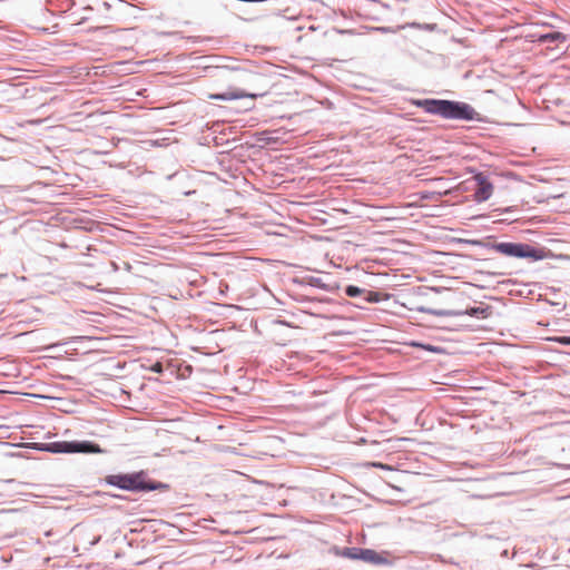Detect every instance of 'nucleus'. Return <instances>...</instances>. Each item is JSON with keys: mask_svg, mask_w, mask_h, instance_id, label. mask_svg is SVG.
<instances>
[{"mask_svg": "<svg viewBox=\"0 0 570 570\" xmlns=\"http://www.w3.org/2000/svg\"><path fill=\"white\" fill-rule=\"evenodd\" d=\"M411 26H412V27H415V28L423 29V30H428V31H433V30L436 28V24H435V23H424V24H420V23H417V22H413Z\"/></svg>", "mask_w": 570, "mask_h": 570, "instance_id": "25", "label": "nucleus"}, {"mask_svg": "<svg viewBox=\"0 0 570 570\" xmlns=\"http://www.w3.org/2000/svg\"><path fill=\"white\" fill-rule=\"evenodd\" d=\"M101 537H92L91 540L87 541V543L92 547L96 546L100 541Z\"/></svg>", "mask_w": 570, "mask_h": 570, "instance_id": "32", "label": "nucleus"}, {"mask_svg": "<svg viewBox=\"0 0 570 570\" xmlns=\"http://www.w3.org/2000/svg\"><path fill=\"white\" fill-rule=\"evenodd\" d=\"M473 179L475 181V187L480 186L481 184H484L490 180L489 176L480 170H473Z\"/></svg>", "mask_w": 570, "mask_h": 570, "instance_id": "19", "label": "nucleus"}, {"mask_svg": "<svg viewBox=\"0 0 570 570\" xmlns=\"http://www.w3.org/2000/svg\"><path fill=\"white\" fill-rule=\"evenodd\" d=\"M335 31L340 35H352L354 33V30L353 29H337L335 28Z\"/></svg>", "mask_w": 570, "mask_h": 570, "instance_id": "29", "label": "nucleus"}, {"mask_svg": "<svg viewBox=\"0 0 570 570\" xmlns=\"http://www.w3.org/2000/svg\"><path fill=\"white\" fill-rule=\"evenodd\" d=\"M72 551L78 552V546H73Z\"/></svg>", "mask_w": 570, "mask_h": 570, "instance_id": "43", "label": "nucleus"}, {"mask_svg": "<svg viewBox=\"0 0 570 570\" xmlns=\"http://www.w3.org/2000/svg\"><path fill=\"white\" fill-rule=\"evenodd\" d=\"M292 297L297 303H301V304L311 303L312 304V296H309V295L295 293Z\"/></svg>", "mask_w": 570, "mask_h": 570, "instance_id": "20", "label": "nucleus"}, {"mask_svg": "<svg viewBox=\"0 0 570 570\" xmlns=\"http://www.w3.org/2000/svg\"><path fill=\"white\" fill-rule=\"evenodd\" d=\"M104 495H108V497L116 498V499H125V497L121 494H112V493H108V492L104 493Z\"/></svg>", "mask_w": 570, "mask_h": 570, "instance_id": "35", "label": "nucleus"}, {"mask_svg": "<svg viewBox=\"0 0 570 570\" xmlns=\"http://www.w3.org/2000/svg\"><path fill=\"white\" fill-rule=\"evenodd\" d=\"M491 275H504L505 273L503 272H493V273H490Z\"/></svg>", "mask_w": 570, "mask_h": 570, "instance_id": "38", "label": "nucleus"}, {"mask_svg": "<svg viewBox=\"0 0 570 570\" xmlns=\"http://www.w3.org/2000/svg\"><path fill=\"white\" fill-rule=\"evenodd\" d=\"M411 346H413L415 348H420V350L426 351V352H431V353H434V354H442V353H444V347L439 346V345H432L430 343H425V342H421V341H412L411 342Z\"/></svg>", "mask_w": 570, "mask_h": 570, "instance_id": "14", "label": "nucleus"}, {"mask_svg": "<svg viewBox=\"0 0 570 570\" xmlns=\"http://www.w3.org/2000/svg\"><path fill=\"white\" fill-rule=\"evenodd\" d=\"M476 262L484 267H497V261L494 258H476Z\"/></svg>", "mask_w": 570, "mask_h": 570, "instance_id": "23", "label": "nucleus"}, {"mask_svg": "<svg viewBox=\"0 0 570 570\" xmlns=\"http://www.w3.org/2000/svg\"><path fill=\"white\" fill-rule=\"evenodd\" d=\"M247 542H248V543H254V542H256V540H249V541H247Z\"/></svg>", "mask_w": 570, "mask_h": 570, "instance_id": "45", "label": "nucleus"}, {"mask_svg": "<svg viewBox=\"0 0 570 570\" xmlns=\"http://www.w3.org/2000/svg\"><path fill=\"white\" fill-rule=\"evenodd\" d=\"M28 448L39 452H48L52 454H96L104 452L98 443L89 440L33 442L29 443Z\"/></svg>", "mask_w": 570, "mask_h": 570, "instance_id": "5", "label": "nucleus"}, {"mask_svg": "<svg viewBox=\"0 0 570 570\" xmlns=\"http://www.w3.org/2000/svg\"><path fill=\"white\" fill-rule=\"evenodd\" d=\"M492 193L493 184L489 180L474 188L473 198L476 203H483L492 196Z\"/></svg>", "mask_w": 570, "mask_h": 570, "instance_id": "12", "label": "nucleus"}, {"mask_svg": "<svg viewBox=\"0 0 570 570\" xmlns=\"http://www.w3.org/2000/svg\"><path fill=\"white\" fill-rule=\"evenodd\" d=\"M364 293L365 288H362L357 285L350 284L344 287V294L348 297H363Z\"/></svg>", "mask_w": 570, "mask_h": 570, "instance_id": "17", "label": "nucleus"}, {"mask_svg": "<svg viewBox=\"0 0 570 570\" xmlns=\"http://www.w3.org/2000/svg\"><path fill=\"white\" fill-rule=\"evenodd\" d=\"M376 31L381 32V33H387V32H392V28L391 27H376L375 28Z\"/></svg>", "mask_w": 570, "mask_h": 570, "instance_id": "28", "label": "nucleus"}, {"mask_svg": "<svg viewBox=\"0 0 570 570\" xmlns=\"http://www.w3.org/2000/svg\"><path fill=\"white\" fill-rule=\"evenodd\" d=\"M288 19L295 21V20L298 19V17L297 16L296 17H288Z\"/></svg>", "mask_w": 570, "mask_h": 570, "instance_id": "42", "label": "nucleus"}, {"mask_svg": "<svg viewBox=\"0 0 570 570\" xmlns=\"http://www.w3.org/2000/svg\"><path fill=\"white\" fill-rule=\"evenodd\" d=\"M489 539H492L493 537L492 535H489L488 537ZM497 539H500L501 537H495Z\"/></svg>", "mask_w": 570, "mask_h": 570, "instance_id": "44", "label": "nucleus"}, {"mask_svg": "<svg viewBox=\"0 0 570 570\" xmlns=\"http://www.w3.org/2000/svg\"><path fill=\"white\" fill-rule=\"evenodd\" d=\"M374 466L382 469V470H392V468L390 465L382 463V462H375Z\"/></svg>", "mask_w": 570, "mask_h": 570, "instance_id": "31", "label": "nucleus"}, {"mask_svg": "<svg viewBox=\"0 0 570 570\" xmlns=\"http://www.w3.org/2000/svg\"><path fill=\"white\" fill-rule=\"evenodd\" d=\"M567 39L566 35L559 32V31H550L543 35H540L539 41L540 42H558V41H564Z\"/></svg>", "mask_w": 570, "mask_h": 570, "instance_id": "16", "label": "nucleus"}, {"mask_svg": "<svg viewBox=\"0 0 570 570\" xmlns=\"http://www.w3.org/2000/svg\"><path fill=\"white\" fill-rule=\"evenodd\" d=\"M190 546L196 547L194 554H198V553H205L207 551L218 552L220 543L218 541H213V540H203V541L191 542Z\"/></svg>", "mask_w": 570, "mask_h": 570, "instance_id": "13", "label": "nucleus"}, {"mask_svg": "<svg viewBox=\"0 0 570 570\" xmlns=\"http://www.w3.org/2000/svg\"><path fill=\"white\" fill-rule=\"evenodd\" d=\"M29 538H30V540L28 542H26L27 544L33 546V547H39V550L43 549L45 542L42 541V539L40 537L31 535Z\"/></svg>", "mask_w": 570, "mask_h": 570, "instance_id": "22", "label": "nucleus"}, {"mask_svg": "<svg viewBox=\"0 0 570 570\" xmlns=\"http://www.w3.org/2000/svg\"><path fill=\"white\" fill-rule=\"evenodd\" d=\"M100 483L131 493L165 492L170 489L168 483L149 478L147 470L107 474Z\"/></svg>", "mask_w": 570, "mask_h": 570, "instance_id": "4", "label": "nucleus"}, {"mask_svg": "<svg viewBox=\"0 0 570 570\" xmlns=\"http://www.w3.org/2000/svg\"><path fill=\"white\" fill-rule=\"evenodd\" d=\"M227 291H228V285H227V284H224V285H223V284H220V286H219V293H220L222 295H225Z\"/></svg>", "mask_w": 570, "mask_h": 570, "instance_id": "34", "label": "nucleus"}, {"mask_svg": "<svg viewBox=\"0 0 570 570\" xmlns=\"http://www.w3.org/2000/svg\"><path fill=\"white\" fill-rule=\"evenodd\" d=\"M252 531H254V529L248 530V531H245V530L230 531V530L226 529V530H220L219 534H235V535H238V534H249Z\"/></svg>", "mask_w": 570, "mask_h": 570, "instance_id": "26", "label": "nucleus"}, {"mask_svg": "<svg viewBox=\"0 0 570 570\" xmlns=\"http://www.w3.org/2000/svg\"><path fill=\"white\" fill-rule=\"evenodd\" d=\"M274 323H275V324H277V325H282V326L293 327V324H292V323H289V322H288V321H286V320L279 318V317H278V318H276V320L274 321Z\"/></svg>", "mask_w": 570, "mask_h": 570, "instance_id": "27", "label": "nucleus"}, {"mask_svg": "<svg viewBox=\"0 0 570 570\" xmlns=\"http://www.w3.org/2000/svg\"><path fill=\"white\" fill-rule=\"evenodd\" d=\"M412 105L429 115L439 116L446 120L483 121V117L475 108L465 101L442 98H422L414 99Z\"/></svg>", "mask_w": 570, "mask_h": 570, "instance_id": "2", "label": "nucleus"}, {"mask_svg": "<svg viewBox=\"0 0 570 570\" xmlns=\"http://www.w3.org/2000/svg\"><path fill=\"white\" fill-rule=\"evenodd\" d=\"M164 539H166V537L159 535V537H154V540H151V541L150 540L146 541L141 547L140 553L132 551V554L130 556V560L136 564H142L144 561L140 560V557H144L146 554H154L159 549H166L167 551L158 552V554H166L167 557L183 556V554L187 553V551L178 552L176 550L175 546L157 544L159 541H161Z\"/></svg>", "mask_w": 570, "mask_h": 570, "instance_id": "7", "label": "nucleus"}, {"mask_svg": "<svg viewBox=\"0 0 570 570\" xmlns=\"http://www.w3.org/2000/svg\"><path fill=\"white\" fill-rule=\"evenodd\" d=\"M333 299L327 296H312V304H327L332 303Z\"/></svg>", "mask_w": 570, "mask_h": 570, "instance_id": "24", "label": "nucleus"}, {"mask_svg": "<svg viewBox=\"0 0 570 570\" xmlns=\"http://www.w3.org/2000/svg\"><path fill=\"white\" fill-rule=\"evenodd\" d=\"M181 530L160 519L140 520L127 534H177Z\"/></svg>", "mask_w": 570, "mask_h": 570, "instance_id": "6", "label": "nucleus"}, {"mask_svg": "<svg viewBox=\"0 0 570 570\" xmlns=\"http://www.w3.org/2000/svg\"><path fill=\"white\" fill-rule=\"evenodd\" d=\"M366 539H367V537H366V535H363V537H362V540H360V541H358V543H361V544H365V543H366Z\"/></svg>", "mask_w": 570, "mask_h": 570, "instance_id": "36", "label": "nucleus"}, {"mask_svg": "<svg viewBox=\"0 0 570 570\" xmlns=\"http://www.w3.org/2000/svg\"><path fill=\"white\" fill-rule=\"evenodd\" d=\"M79 527L80 524H76L75 527H72L71 532L76 531Z\"/></svg>", "mask_w": 570, "mask_h": 570, "instance_id": "40", "label": "nucleus"}, {"mask_svg": "<svg viewBox=\"0 0 570 570\" xmlns=\"http://www.w3.org/2000/svg\"><path fill=\"white\" fill-rule=\"evenodd\" d=\"M292 283L301 287L309 286L325 291L327 293H335L340 289V286L336 282H327L323 277L311 275H296L292 278Z\"/></svg>", "mask_w": 570, "mask_h": 570, "instance_id": "9", "label": "nucleus"}, {"mask_svg": "<svg viewBox=\"0 0 570 570\" xmlns=\"http://www.w3.org/2000/svg\"><path fill=\"white\" fill-rule=\"evenodd\" d=\"M256 140L265 145H275L279 141V138L274 136L271 131L263 130L256 132Z\"/></svg>", "mask_w": 570, "mask_h": 570, "instance_id": "15", "label": "nucleus"}, {"mask_svg": "<svg viewBox=\"0 0 570 570\" xmlns=\"http://www.w3.org/2000/svg\"><path fill=\"white\" fill-rule=\"evenodd\" d=\"M259 96L261 95L247 92L246 90L240 89V88H230L224 92L210 94L209 99L229 101V100L248 98L250 100H255Z\"/></svg>", "mask_w": 570, "mask_h": 570, "instance_id": "10", "label": "nucleus"}, {"mask_svg": "<svg viewBox=\"0 0 570 570\" xmlns=\"http://www.w3.org/2000/svg\"><path fill=\"white\" fill-rule=\"evenodd\" d=\"M363 299L367 303H379L381 301V293L365 289Z\"/></svg>", "mask_w": 570, "mask_h": 570, "instance_id": "18", "label": "nucleus"}, {"mask_svg": "<svg viewBox=\"0 0 570 570\" xmlns=\"http://www.w3.org/2000/svg\"><path fill=\"white\" fill-rule=\"evenodd\" d=\"M43 534L49 535V534H52V532H51V530H47L43 532Z\"/></svg>", "mask_w": 570, "mask_h": 570, "instance_id": "41", "label": "nucleus"}, {"mask_svg": "<svg viewBox=\"0 0 570 570\" xmlns=\"http://www.w3.org/2000/svg\"><path fill=\"white\" fill-rule=\"evenodd\" d=\"M462 243L494 250L505 257L539 262L548 257L549 249L530 243L497 242L494 236L484 239H461Z\"/></svg>", "mask_w": 570, "mask_h": 570, "instance_id": "3", "label": "nucleus"}, {"mask_svg": "<svg viewBox=\"0 0 570 570\" xmlns=\"http://www.w3.org/2000/svg\"><path fill=\"white\" fill-rule=\"evenodd\" d=\"M328 553L338 558H344L355 562H363L374 568L393 569L397 563L410 554L414 553L411 549H375L360 546L340 547L333 544Z\"/></svg>", "mask_w": 570, "mask_h": 570, "instance_id": "1", "label": "nucleus"}, {"mask_svg": "<svg viewBox=\"0 0 570 570\" xmlns=\"http://www.w3.org/2000/svg\"><path fill=\"white\" fill-rule=\"evenodd\" d=\"M125 556H126V553H125L122 550H120V549H119V550H116V551L114 552V558H115V559H120V558H124Z\"/></svg>", "mask_w": 570, "mask_h": 570, "instance_id": "33", "label": "nucleus"}, {"mask_svg": "<svg viewBox=\"0 0 570 570\" xmlns=\"http://www.w3.org/2000/svg\"><path fill=\"white\" fill-rule=\"evenodd\" d=\"M264 539H279L281 537H274V535H271V537H263Z\"/></svg>", "mask_w": 570, "mask_h": 570, "instance_id": "39", "label": "nucleus"}, {"mask_svg": "<svg viewBox=\"0 0 570 570\" xmlns=\"http://www.w3.org/2000/svg\"><path fill=\"white\" fill-rule=\"evenodd\" d=\"M488 309L489 306H472L468 307L464 311H456V309H440V308H432V307H425L420 306L416 308L417 312L431 314L434 316H462V315H469L471 317H487L488 316Z\"/></svg>", "mask_w": 570, "mask_h": 570, "instance_id": "8", "label": "nucleus"}, {"mask_svg": "<svg viewBox=\"0 0 570 570\" xmlns=\"http://www.w3.org/2000/svg\"><path fill=\"white\" fill-rule=\"evenodd\" d=\"M3 0H0V2H2Z\"/></svg>", "mask_w": 570, "mask_h": 570, "instance_id": "46", "label": "nucleus"}, {"mask_svg": "<svg viewBox=\"0 0 570 570\" xmlns=\"http://www.w3.org/2000/svg\"><path fill=\"white\" fill-rule=\"evenodd\" d=\"M311 0H284L283 3L285 4L284 9H279L275 14L278 17H285L286 12H294L296 9H299L301 11L305 9V3L309 2ZM313 2H322L321 0H312Z\"/></svg>", "mask_w": 570, "mask_h": 570, "instance_id": "11", "label": "nucleus"}, {"mask_svg": "<svg viewBox=\"0 0 570 570\" xmlns=\"http://www.w3.org/2000/svg\"><path fill=\"white\" fill-rule=\"evenodd\" d=\"M569 495H563V497H557L556 500L557 501H561V500H566L568 499Z\"/></svg>", "mask_w": 570, "mask_h": 570, "instance_id": "37", "label": "nucleus"}, {"mask_svg": "<svg viewBox=\"0 0 570 570\" xmlns=\"http://www.w3.org/2000/svg\"><path fill=\"white\" fill-rule=\"evenodd\" d=\"M559 342L563 345H570V335H563L559 338Z\"/></svg>", "mask_w": 570, "mask_h": 570, "instance_id": "30", "label": "nucleus"}, {"mask_svg": "<svg viewBox=\"0 0 570 570\" xmlns=\"http://www.w3.org/2000/svg\"><path fill=\"white\" fill-rule=\"evenodd\" d=\"M118 539H120L121 541L126 542L127 546L132 549L135 546L138 547V541L137 539H134V538H130V537H127V535H124V537H115L114 538V541H117Z\"/></svg>", "mask_w": 570, "mask_h": 570, "instance_id": "21", "label": "nucleus"}]
</instances>
